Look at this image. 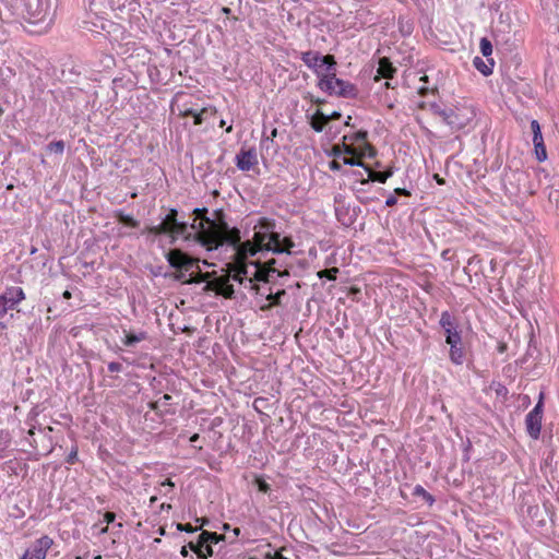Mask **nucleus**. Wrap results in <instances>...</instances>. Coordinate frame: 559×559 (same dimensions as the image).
I'll list each match as a JSON object with an SVG mask.
<instances>
[{"label":"nucleus","mask_w":559,"mask_h":559,"mask_svg":"<svg viewBox=\"0 0 559 559\" xmlns=\"http://www.w3.org/2000/svg\"><path fill=\"white\" fill-rule=\"evenodd\" d=\"M205 209H195L194 217L190 225L178 222L176 210H171L166 217L157 225L148 227V233L155 236L166 235L170 241L179 237H193L207 251L217 249L219 246L229 245L233 247L234 260L227 263V274L207 281L205 290L215 292L224 297H231L234 289L229 281L238 282L245 288L255 292L267 301L261 308H269L280 304L285 290L273 293L266 286L275 278L287 275L271 266L274 260L262 264L264 252L283 253L289 252L293 242L273 230V225L262 222L255 227L253 241H247L236 247L240 241L238 229H229L227 224L221 219L205 217Z\"/></svg>","instance_id":"obj_1"},{"label":"nucleus","mask_w":559,"mask_h":559,"mask_svg":"<svg viewBox=\"0 0 559 559\" xmlns=\"http://www.w3.org/2000/svg\"><path fill=\"white\" fill-rule=\"evenodd\" d=\"M167 261L173 267L181 272L178 277L182 282L199 283L209 277V273H202L199 259L191 258L180 250H170L167 253Z\"/></svg>","instance_id":"obj_2"},{"label":"nucleus","mask_w":559,"mask_h":559,"mask_svg":"<svg viewBox=\"0 0 559 559\" xmlns=\"http://www.w3.org/2000/svg\"><path fill=\"white\" fill-rule=\"evenodd\" d=\"M431 108L453 129L465 128L474 118V109L466 105H459L453 108H441L435 104Z\"/></svg>","instance_id":"obj_3"},{"label":"nucleus","mask_w":559,"mask_h":559,"mask_svg":"<svg viewBox=\"0 0 559 559\" xmlns=\"http://www.w3.org/2000/svg\"><path fill=\"white\" fill-rule=\"evenodd\" d=\"M336 67L318 81V87L330 96L355 97L356 87L348 81L336 76Z\"/></svg>","instance_id":"obj_4"},{"label":"nucleus","mask_w":559,"mask_h":559,"mask_svg":"<svg viewBox=\"0 0 559 559\" xmlns=\"http://www.w3.org/2000/svg\"><path fill=\"white\" fill-rule=\"evenodd\" d=\"M25 19L31 24H44L49 26L53 19V10L50 0H25Z\"/></svg>","instance_id":"obj_5"},{"label":"nucleus","mask_w":559,"mask_h":559,"mask_svg":"<svg viewBox=\"0 0 559 559\" xmlns=\"http://www.w3.org/2000/svg\"><path fill=\"white\" fill-rule=\"evenodd\" d=\"M301 59L308 68L314 71L318 81L336 67L334 57L331 55L322 56L316 51H307L302 53Z\"/></svg>","instance_id":"obj_6"},{"label":"nucleus","mask_w":559,"mask_h":559,"mask_svg":"<svg viewBox=\"0 0 559 559\" xmlns=\"http://www.w3.org/2000/svg\"><path fill=\"white\" fill-rule=\"evenodd\" d=\"M348 139L349 138L345 135L342 144H337L332 147L330 155L333 156L334 159L329 164L330 169L340 170L342 164L349 166H362L361 162L356 160L354 156H349L355 152L348 145Z\"/></svg>","instance_id":"obj_7"},{"label":"nucleus","mask_w":559,"mask_h":559,"mask_svg":"<svg viewBox=\"0 0 559 559\" xmlns=\"http://www.w3.org/2000/svg\"><path fill=\"white\" fill-rule=\"evenodd\" d=\"M24 298L25 294L21 287H8L0 296V317L14 309Z\"/></svg>","instance_id":"obj_8"},{"label":"nucleus","mask_w":559,"mask_h":559,"mask_svg":"<svg viewBox=\"0 0 559 559\" xmlns=\"http://www.w3.org/2000/svg\"><path fill=\"white\" fill-rule=\"evenodd\" d=\"M543 396L540 395V399L538 403L535 405V407L526 415L525 418V426L526 431L533 439H538L542 430V418H543Z\"/></svg>","instance_id":"obj_9"},{"label":"nucleus","mask_w":559,"mask_h":559,"mask_svg":"<svg viewBox=\"0 0 559 559\" xmlns=\"http://www.w3.org/2000/svg\"><path fill=\"white\" fill-rule=\"evenodd\" d=\"M52 544L49 536H41L25 550L21 559H45Z\"/></svg>","instance_id":"obj_10"},{"label":"nucleus","mask_w":559,"mask_h":559,"mask_svg":"<svg viewBox=\"0 0 559 559\" xmlns=\"http://www.w3.org/2000/svg\"><path fill=\"white\" fill-rule=\"evenodd\" d=\"M213 542H217V536L215 533L202 532L199 537V544L193 545L190 543L189 547L198 555V557L206 559L213 555L212 547L209 545V543Z\"/></svg>","instance_id":"obj_11"},{"label":"nucleus","mask_w":559,"mask_h":559,"mask_svg":"<svg viewBox=\"0 0 559 559\" xmlns=\"http://www.w3.org/2000/svg\"><path fill=\"white\" fill-rule=\"evenodd\" d=\"M236 165L242 171H249L258 165V156L254 150L240 151L236 156Z\"/></svg>","instance_id":"obj_12"},{"label":"nucleus","mask_w":559,"mask_h":559,"mask_svg":"<svg viewBox=\"0 0 559 559\" xmlns=\"http://www.w3.org/2000/svg\"><path fill=\"white\" fill-rule=\"evenodd\" d=\"M189 99L190 96L186 95L185 93H177L171 102L173 110L178 111V114L182 117L189 116L194 110Z\"/></svg>","instance_id":"obj_13"},{"label":"nucleus","mask_w":559,"mask_h":559,"mask_svg":"<svg viewBox=\"0 0 559 559\" xmlns=\"http://www.w3.org/2000/svg\"><path fill=\"white\" fill-rule=\"evenodd\" d=\"M365 136H366L365 132H357L355 135V139L357 142H359V141L364 142ZM348 145L355 152L352 156H354L355 159L358 162H360L361 157L373 156V154H374L373 148L367 143H361V144H358L357 146H353V144H348Z\"/></svg>","instance_id":"obj_14"},{"label":"nucleus","mask_w":559,"mask_h":559,"mask_svg":"<svg viewBox=\"0 0 559 559\" xmlns=\"http://www.w3.org/2000/svg\"><path fill=\"white\" fill-rule=\"evenodd\" d=\"M330 121V116L322 112L321 110H317L316 114L311 117V127L314 131L321 132L324 126Z\"/></svg>","instance_id":"obj_15"},{"label":"nucleus","mask_w":559,"mask_h":559,"mask_svg":"<svg viewBox=\"0 0 559 559\" xmlns=\"http://www.w3.org/2000/svg\"><path fill=\"white\" fill-rule=\"evenodd\" d=\"M475 68L483 73L484 75H489L492 73L493 61L489 60V62H485L480 57H475L473 60Z\"/></svg>","instance_id":"obj_16"},{"label":"nucleus","mask_w":559,"mask_h":559,"mask_svg":"<svg viewBox=\"0 0 559 559\" xmlns=\"http://www.w3.org/2000/svg\"><path fill=\"white\" fill-rule=\"evenodd\" d=\"M146 338V333L140 331L138 333L124 332L123 345L133 346L136 343H140Z\"/></svg>","instance_id":"obj_17"},{"label":"nucleus","mask_w":559,"mask_h":559,"mask_svg":"<svg viewBox=\"0 0 559 559\" xmlns=\"http://www.w3.org/2000/svg\"><path fill=\"white\" fill-rule=\"evenodd\" d=\"M395 69L386 58H382L379 61L378 73L383 78H392Z\"/></svg>","instance_id":"obj_18"},{"label":"nucleus","mask_w":559,"mask_h":559,"mask_svg":"<svg viewBox=\"0 0 559 559\" xmlns=\"http://www.w3.org/2000/svg\"><path fill=\"white\" fill-rule=\"evenodd\" d=\"M450 359L455 365H462L464 361V352L462 345L450 347Z\"/></svg>","instance_id":"obj_19"},{"label":"nucleus","mask_w":559,"mask_h":559,"mask_svg":"<svg viewBox=\"0 0 559 559\" xmlns=\"http://www.w3.org/2000/svg\"><path fill=\"white\" fill-rule=\"evenodd\" d=\"M216 108L213 107V106H209V107H203L201 110H198L194 108L193 112L190 114L191 116H193V119H194V124L199 126L203 122V115L206 114V112H210L211 115H215L216 114Z\"/></svg>","instance_id":"obj_20"},{"label":"nucleus","mask_w":559,"mask_h":559,"mask_svg":"<svg viewBox=\"0 0 559 559\" xmlns=\"http://www.w3.org/2000/svg\"><path fill=\"white\" fill-rule=\"evenodd\" d=\"M445 342L450 347L461 345L462 338L460 332L456 329H448V332L445 333Z\"/></svg>","instance_id":"obj_21"},{"label":"nucleus","mask_w":559,"mask_h":559,"mask_svg":"<svg viewBox=\"0 0 559 559\" xmlns=\"http://www.w3.org/2000/svg\"><path fill=\"white\" fill-rule=\"evenodd\" d=\"M414 495L417 496V497H421L423 499H425L428 504H433L435 502V499L433 497L420 485H417L415 488H414Z\"/></svg>","instance_id":"obj_22"},{"label":"nucleus","mask_w":559,"mask_h":559,"mask_svg":"<svg viewBox=\"0 0 559 559\" xmlns=\"http://www.w3.org/2000/svg\"><path fill=\"white\" fill-rule=\"evenodd\" d=\"M366 171L368 173V177L370 180L382 182V183L385 182L386 179L391 176L390 173H377V171H372L369 168H366Z\"/></svg>","instance_id":"obj_23"},{"label":"nucleus","mask_w":559,"mask_h":559,"mask_svg":"<svg viewBox=\"0 0 559 559\" xmlns=\"http://www.w3.org/2000/svg\"><path fill=\"white\" fill-rule=\"evenodd\" d=\"M479 48L484 57L489 58L492 53V45L489 39L483 37L479 41Z\"/></svg>","instance_id":"obj_24"},{"label":"nucleus","mask_w":559,"mask_h":559,"mask_svg":"<svg viewBox=\"0 0 559 559\" xmlns=\"http://www.w3.org/2000/svg\"><path fill=\"white\" fill-rule=\"evenodd\" d=\"M440 325L443 328L445 333L448 332V329H455L452 324V318L448 312H443L441 314Z\"/></svg>","instance_id":"obj_25"},{"label":"nucleus","mask_w":559,"mask_h":559,"mask_svg":"<svg viewBox=\"0 0 559 559\" xmlns=\"http://www.w3.org/2000/svg\"><path fill=\"white\" fill-rule=\"evenodd\" d=\"M39 431L43 432L44 436L48 439V445L45 448V453L48 454L53 449V442H52V439L49 436V433L52 431V428L50 426H48V427H45L43 429H39Z\"/></svg>","instance_id":"obj_26"},{"label":"nucleus","mask_w":559,"mask_h":559,"mask_svg":"<svg viewBox=\"0 0 559 559\" xmlns=\"http://www.w3.org/2000/svg\"><path fill=\"white\" fill-rule=\"evenodd\" d=\"M47 150L51 153L62 154L64 151V143L62 141H56L47 146Z\"/></svg>","instance_id":"obj_27"},{"label":"nucleus","mask_w":559,"mask_h":559,"mask_svg":"<svg viewBox=\"0 0 559 559\" xmlns=\"http://www.w3.org/2000/svg\"><path fill=\"white\" fill-rule=\"evenodd\" d=\"M535 155L538 162H545L547 159V152L544 144L534 146Z\"/></svg>","instance_id":"obj_28"},{"label":"nucleus","mask_w":559,"mask_h":559,"mask_svg":"<svg viewBox=\"0 0 559 559\" xmlns=\"http://www.w3.org/2000/svg\"><path fill=\"white\" fill-rule=\"evenodd\" d=\"M337 272H338V270L336 267H332V269L319 272L318 275L320 277H326L328 280L333 281L336 278Z\"/></svg>","instance_id":"obj_29"},{"label":"nucleus","mask_w":559,"mask_h":559,"mask_svg":"<svg viewBox=\"0 0 559 559\" xmlns=\"http://www.w3.org/2000/svg\"><path fill=\"white\" fill-rule=\"evenodd\" d=\"M119 221L121 223H123L126 225H129V226H132V227L138 226L136 221H134L130 215L120 214L119 215Z\"/></svg>","instance_id":"obj_30"},{"label":"nucleus","mask_w":559,"mask_h":559,"mask_svg":"<svg viewBox=\"0 0 559 559\" xmlns=\"http://www.w3.org/2000/svg\"><path fill=\"white\" fill-rule=\"evenodd\" d=\"M255 484L258 486L259 491L261 492H267L270 490L269 484L261 477L255 478Z\"/></svg>","instance_id":"obj_31"},{"label":"nucleus","mask_w":559,"mask_h":559,"mask_svg":"<svg viewBox=\"0 0 559 559\" xmlns=\"http://www.w3.org/2000/svg\"><path fill=\"white\" fill-rule=\"evenodd\" d=\"M531 128H532L533 134L542 133L540 126L537 120L531 121Z\"/></svg>","instance_id":"obj_32"},{"label":"nucleus","mask_w":559,"mask_h":559,"mask_svg":"<svg viewBox=\"0 0 559 559\" xmlns=\"http://www.w3.org/2000/svg\"><path fill=\"white\" fill-rule=\"evenodd\" d=\"M115 519H116V515L112 512H106L104 514V522L106 524L112 523L115 521Z\"/></svg>","instance_id":"obj_33"},{"label":"nucleus","mask_w":559,"mask_h":559,"mask_svg":"<svg viewBox=\"0 0 559 559\" xmlns=\"http://www.w3.org/2000/svg\"><path fill=\"white\" fill-rule=\"evenodd\" d=\"M533 143L534 146L544 144V139L542 133L533 134Z\"/></svg>","instance_id":"obj_34"},{"label":"nucleus","mask_w":559,"mask_h":559,"mask_svg":"<svg viewBox=\"0 0 559 559\" xmlns=\"http://www.w3.org/2000/svg\"><path fill=\"white\" fill-rule=\"evenodd\" d=\"M278 555H280V551H271V550H267L266 552H264L263 557L265 559H277L278 558Z\"/></svg>","instance_id":"obj_35"},{"label":"nucleus","mask_w":559,"mask_h":559,"mask_svg":"<svg viewBox=\"0 0 559 559\" xmlns=\"http://www.w3.org/2000/svg\"><path fill=\"white\" fill-rule=\"evenodd\" d=\"M76 456H78V450H76V449H73V450L70 452L69 456H68V462H69V463H74V462H75V460H76Z\"/></svg>","instance_id":"obj_36"},{"label":"nucleus","mask_w":559,"mask_h":559,"mask_svg":"<svg viewBox=\"0 0 559 559\" xmlns=\"http://www.w3.org/2000/svg\"><path fill=\"white\" fill-rule=\"evenodd\" d=\"M108 369H109V371H111V372L119 371V370H120V365H119V364H117V362H110V364L108 365Z\"/></svg>","instance_id":"obj_37"},{"label":"nucleus","mask_w":559,"mask_h":559,"mask_svg":"<svg viewBox=\"0 0 559 559\" xmlns=\"http://www.w3.org/2000/svg\"><path fill=\"white\" fill-rule=\"evenodd\" d=\"M94 528L97 530L99 534H105L108 531V526L107 525L102 526L99 524H95Z\"/></svg>","instance_id":"obj_38"},{"label":"nucleus","mask_w":559,"mask_h":559,"mask_svg":"<svg viewBox=\"0 0 559 559\" xmlns=\"http://www.w3.org/2000/svg\"><path fill=\"white\" fill-rule=\"evenodd\" d=\"M177 527H178L179 531L193 532V528H192V526L190 524H186V525L178 524Z\"/></svg>","instance_id":"obj_39"},{"label":"nucleus","mask_w":559,"mask_h":559,"mask_svg":"<svg viewBox=\"0 0 559 559\" xmlns=\"http://www.w3.org/2000/svg\"><path fill=\"white\" fill-rule=\"evenodd\" d=\"M328 116H330V120H331V119H334V118H338L341 116V114L338 111H332Z\"/></svg>","instance_id":"obj_40"},{"label":"nucleus","mask_w":559,"mask_h":559,"mask_svg":"<svg viewBox=\"0 0 559 559\" xmlns=\"http://www.w3.org/2000/svg\"><path fill=\"white\" fill-rule=\"evenodd\" d=\"M180 554H181V556L187 557L188 556V547L182 546L180 549Z\"/></svg>","instance_id":"obj_41"},{"label":"nucleus","mask_w":559,"mask_h":559,"mask_svg":"<svg viewBox=\"0 0 559 559\" xmlns=\"http://www.w3.org/2000/svg\"><path fill=\"white\" fill-rule=\"evenodd\" d=\"M162 486H169V487H174V483H173L170 479H167V480H165L164 483H162Z\"/></svg>","instance_id":"obj_42"},{"label":"nucleus","mask_w":559,"mask_h":559,"mask_svg":"<svg viewBox=\"0 0 559 559\" xmlns=\"http://www.w3.org/2000/svg\"><path fill=\"white\" fill-rule=\"evenodd\" d=\"M385 203H386V205H392V204L395 203V199L394 198H390V199L386 200Z\"/></svg>","instance_id":"obj_43"},{"label":"nucleus","mask_w":559,"mask_h":559,"mask_svg":"<svg viewBox=\"0 0 559 559\" xmlns=\"http://www.w3.org/2000/svg\"><path fill=\"white\" fill-rule=\"evenodd\" d=\"M63 296H64V298H70L71 294L68 290H66Z\"/></svg>","instance_id":"obj_44"},{"label":"nucleus","mask_w":559,"mask_h":559,"mask_svg":"<svg viewBox=\"0 0 559 559\" xmlns=\"http://www.w3.org/2000/svg\"><path fill=\"white\" fill-rule=\"evenodd\" d=\"M219 126L221 127H225L226 126V121L224 119H222L221 122H219Z\"/></svg>","instance_id":"obj_45"},{"label":"nucleus","mask_w":559,"mask_h":559,"mask_svg":"<svg viewBox=\"0 0 559 559\" xmlns=\"http://www.w3.org/2000/svg\"><path fill=\"white\" fill-rule=\"evenodd\" d=\"M234 534L238 536L240 534V530L239 528H235L234 530Z\"/></svg>","instance_id":"obj_46"},{"label":"nucleus","mask_w":559,"mask_h":559,"mask_svg":"<svg viewBox=\"0 0 559 559\" xmlns=\"http://www.w3.org/2000/svg\"><path fill=\"white\" fill-rule=\"evenodd\" d=\"M231 130H233V127H231V126H228V127L226 128V132H228V133H229V132H231Z\"/></svg>","instance_id":"obj_47"},{"label":"nucleus","mask_w":559,"mask_h":559,"mask_svg":"<svg viewBox=\"0 0 559 559\" xmlns=\"http://www.w3.org/2000/svg\"><path fill=\"white\" fill-rule=\"evenodd\" d=\"M202 264H203V265H206V266L211 265L206 260H203V261H202Z\"/></svg>","instance_id":"obj_48"},{"label":"nucleus","mask_w":559,"mask_h":559,"mask_svg":"<svg viewBox=\"0 0 559 559\" xmlns=\"http://www.w3.org/2000/svg\"><path fill=\"white\" fill-rule=\"evenodd\" d=\"M34 433H35L34 429H29L28 435L32 437V436H34Z\"/></svg>","instance_id":"obj_49"},{"label":"nucleus","mask_w":559,"mask_h":559,"mask_svg":"<svg viewBox=\"0 0 559 559\" xmlns=\"http://www.w3.org/2000/svg\"><path fill=\"white\" fill-rule=\"evenodd\" d=\"M277 559H288V558L284 557V556L280 552V555H278V558H277Z\"/></svg>","instance_id":"obj_50"},{"label":"nucleus","mask_w":559,"mask_h":559,"mask_svg":"<svg viewBox=\"0 0 559 559\" xmlns=\"http://www.w3.org/2000/svg\"><path fill=\"white\" fill-rule=\"evenodd\" d=\"M198 439V435H194L193 437H191V441H195Z\"/></svg>","instance_id":"obj_51"},{"label":"nucleus","mask_w":559,"mask_h":559,"mask_svg":"<svg viewBox=\"0 0 559 559\" xmlns=\"http://www.w3.org/2000/svg\"><path fill=\"white\" fill-rule=\"evenodd\" d=\"M276 133H277V131H276V129H274V130L272 131V136H276Z\"/></svg>","instance_id":"obj_52"},{"label":"nucleus","mask_w":559,"mask_h":559,"mask_svg":"<svg viewBox=\"0 0 559 559\" xmlns=\"http://www.w3.org/2000/svg\"><path fill=\"white\" fill-rule=\"evenodd\" d=\"M227 12H229V9L224 8V13H227Z\"/></svg>","instance_id":"obj_53"},{"label":"nucleus","mask_w":559,"mask_h":559,"mask_svg":"<svg viewBox=\"0 0 559 559\" xmlns=\"http://www.w3.org/2000/svg\"><path fill=\"white\" fill-rule=\"evenodd\" d=\"M205 523H206V521L202 520L201 526H204Z\"/></svg>","instance_id":"obj_54"},{"label":"nucleus","mask_w":559,"mask_h":559,"mask_svg":"<svg viewBox=\"0 0 559 559\" xmlns=\"http://www.w3.org/2000/svg\"><path fill=\"white\" fill-rule=\"evenodd\" d=\"M224 528H225V530H228V528H229V525H228V524H225V525H224Z\"/></svg>","instance_id":"obj_55"}]
</instances>
